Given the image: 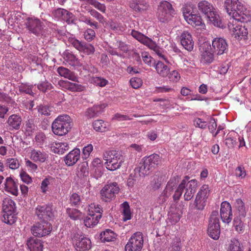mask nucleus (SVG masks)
Here are the masks:
<instances>
[{"label":"nucleus","mask_w":251,"mask_h":251,"mask_svg":"<svg viewBox=\"0 0 251 251\" xmlns=\"http://www.w3.org/2000/svg\"><path fill=\"white\" fill-rule=\"evenodd\" d=\"M5 190L15 196L18 195V184L11 177H7L4 182Z\"/></svg>","instance_id":"22"},{"label":"nucleus","mask_w":251,"mask_h":251,"mask_svg":"<svg viewBox=\"0 0 251 251\" xmlns=\"http://www.w3.org/2000/svg\"><path fill=\"white\" fill-rule=\"evenodd\" d=\"M66 86L68 90L72 92H82L85 89V87L80 84L66 81Z\"/></svg>","instance_id":"44"},{"label":"nucleus","mask_w":251,"mask_h":251,"mask_svg":"<svg viewBox=\"0 0 251 251\" xmlns=\"http://www.w3.org/2000/svg\"><path fill=\"white\" fill-rule=\"evenodd\" d=\"M193 124L195 127L201 129H205L207 126V122L200 118H195L193 120Z\"/></svg>","instance_id":"58"},{"label":"nucleus","mask_w":251,"mask_h":251,"mask_svg":"<svg viewBox=\"0 0 251 251\" xmlns=\"http://www.w3.org/2000/svg\"><path fill=\"white\" fill-rule=\"evenodd\" d=\"M26 28L30 32L37 36L42 34L43 25L41 21L34 17H29L25 22Z\"/></svg>","instance_id":"12"},{"label":"nucleus","mask_w":251,"mask_h":251,"mask_svg":"<svg viewBox=\"0 0 251 251\" xmlns=\"http://www.w3.org/2000/svg\"><path fill=\"white\" fill-rule=\"evenodd\" d=\"M90 15L96 18L99 22L104 23L105 22V18L104 17L96 10L92 9L89 10Z\"/></svg>","instance_id":"61"},{"label":"nucleus","mask_w":251,"mask_h":251,"mask_svg":"<svg viewBox=\"0 0 251 251\" xmlns=\"http://www.w3.org/2000/svg\"><path fill=\"white\" fill-rule=\"evenodd\" d=\"M36 128V126L32 120H28L25 122V129L28 134L29 135L32 133Z\"/></svg>","instance_id":"62"},{"label":"nucleus","mask_w":251,"mask_h":251,"mask_svg":"<svg viewBox=\"0 0 251 251\" xmlns=\"http://www.w3.org/2000/svg\"><path fill=\"white\" fill-rule=\"evenodd\" d=\"M168 77L171 81L176 82L178 81L180 78V75L178 72L176 70L170 71L168 75Z\"/></svg>","instance_id":"63"},{"label":"nucleus","mask_w":251,"mask_h":251,"mask_svg":"<svg viewBox=\"0 0 251 251\" xmlns=\"http://www.w3.org/2000/svg\"><path fill=\"white\" fill-rule=\"evenodd\" d=\"M151 42H152L153 44V45H150V44L147 45V47L150 49L153 50L155 53L161 58L165 60L167 62H169L167 60L165 56L163 54L162 50L159 47V46L156 44L155 42L151 40Z\"/></svg>","instance_id":"46"},{"label":"nucleus","mask_w":251,"mask_h":251,"mask_svg":"<svg viewBox=\"0 0 251 251\" xmlns=\"http://www.w3.org/2000/svg\"><path fill=\"white\" fill-rule=\"evenodd\" d=\"M69 201L71 205L78 207L81 203V199L79 195L74 193L70 196Z\"/></svg>","instance_id":"51"},{"label":"nucleus","mask_w":251,"mask_h":251,"mask_svg":"<svg viewBox=\"0 0 251 251\" xmlns=\"http://www.w3.org/2000/svg\"><path fill=\"white\" fill-rule=\"evenodd\" d=\"M214 60L213 53L210 49H207L201 51L200 57V62L204 65H209Z\"/></svg>","instance_id":"27"},{"label":"nucleus","mask_w":251,"mask_h":251,"mask_svg":"<svg viewBox=\"0 0 251 251\" xmlns=\"http://www.w3.org/2000/svg\"><path fill=\"white\" fill-rule=\"evenodd\" d=\"M26 244L30 251H43V242L39 239L30 238Z\"/></svg>","instance_id":"26"},{"label":"nucleus","mask_w":251,"mask_h":251,"mask_svg":"<svg viewBox=\"0 0 251 251\" xmlns=\"http://www.w3.org/2000/svg\"><path fill=\"white\" fill-rule=\"evenodd\" d=\"M69 43L79 52L87 55L93 54L95 51L94 46L84 42L80 41L75 38H69Z\"/></svg>","instance_id":"13"},{"label":"nucleus","mask_w":251,"mask_h":251,"mask_svg":"<svg viewBox=\"0 0 251 251\" xmlns=\"http://www.w3.org/2000/svg\"><path fill=\"white\" fill-rule=\"evenodd\" d=\"M62 56L71 65H74L77 60L75 55L69 50H66L63 53Z\"/></svg>","instance_id":"50"},{"label":"nucleus","mask_w":251,"mask_h":251,"mask_svg":"<svg viewBox=\"0 0 251 251\" xmlns=\"http://www.w3.org/2000/svg\"><path fill=\"white\" fill-rule=\"evenodd\" d=\"M220 215L224 223H229L232 219L231 206L230 203L226 201H223L221 204Z\"/></svg>","instance_id":"16"},{"label":"nucleus","mask_w":251,"mask_h":251,"mask_svg":"<svg viewBox=\"0 0 251 251\" xmlns=\"http://www.w3.org/2000/svg\"><path fill=\"white\" fill-rule=\"evenodd\" d=\"M91 166L93 167L95 171L98 170V171L99 172V175L100 176H101L102 173H101L100 169L102 167V161L100 158H96L92 162Z\"/></svg>","instance_id":"60"},{"label":"nucleus","mask_w":251,"mask_h":251,"mask_svg":"<svg viewBox=\"0 0 251 251\" xmlns=\"http://www.w3.org/2000/svg\"><path fill=\"white\" fill-rule=\"evenodd\" d=\"M75 247L77 251H85L91 248V242L88 238L80 236L76 240Z\"/></svg>","instance_id":"21"},{"label":"nucleus","mask_w":251,"mask_h":251,"mask_svg":"<svg viewBox=\"0 0 251 251\" xmlns=\"http://www.w3.org/2000/svg\"><path fill=\"white\" fill-rule=\"evenodd\" d=\"M185 20L189 24L193 26H199L204 25L202 23L201 17L197 14L188 15L186 13L185 15Z\"/></svg>","instance_id":"25"},{"label":"nucleus","mask_w":251,"mask_h":251,"mask_svg":"<svg viewBox=\"0 0 251 251\" xmlns=\"http://www.w3.org/2000/svg\"><path fill=\"white\" fill-rule=\"evenodd\" d=\"M100 237L102 242H109L114 241L116 238V234L112 230L107 229L100 233Z\"/></svg>","instance_id":"34"},{"label":"nucleus","mask_w":251,"mask_h":251,"mask_svg":"<svg viewBox=\"0 0 251 251\" xmlns=\"http://www.w3.org/2000/svg\"><path fill=\"white\" fill-rule=\"evenodd\" d=\"M143 160L136 170L139 172V176L143 177L148 175L152 168L157 166L161 161V157L157 154L153 153L144 157Z\"/></svg>","instance_id":"5"},{"label":"nucleus","mask_w":251,"mask_h":251,"mask_svg":"<svg viewBox=\"0 0 251 251\" xmlns=\"http://www.w3.org/2000/svg\"><path fill=\"white\" fill-rule=\"evenodd\" d=\"M66 213L68 216L73 220H80L83 218L82 212L75 208H67Z\"/></svg>","instance_id":"39"},{"label":"nucleus","mask_w":251,"mask_h":251,"mask_svg":"<svg viewBox=\"0 0 251 251\" xmlns=\"http://www.w3.org/2000/svg\"><path fill=\"white\" fill-rule=\"evenodd\" d=\"M38 89L43 93L46 92L53 88V86L48 80L45 79L44 81L40 82L37 85Z\"/></svg>","instance_id":"47"},{"label":"nucleus","mask_w":251,"mask_h":251,"mask_svg":"<svg viewBox=\"0 0 251 251\" xmlns=\"http://www.w3.org/2000/svg\"><path fill=\"white\" fill-rule=\"evenodd\" d=\"M175 13V10L170 3L167 1L160 2L157 12V18L160 22L170 21Z\"/></svg>","instance_id":"9"},{"label":"nucleus","mask_w":251,"mask_h":251,"mask_svg":"<svg viewBox=\"0 0 251 251\" xmlns=\"http://www.w3.org/2000/svg\"><path fill=\"white\" fill-rule=\"evenodd\" d=\"M153 66L155 68L156 73L161 77L167 76L170 72V68L161 61H158L153 63Z\"/></svg>","instance_id":"24"},{"label":"nucleus","mask_w":251,"mask_h":251,"mask_svg":"<svg viewBox=\"0 0 251 251\" xmlns=\"http://www.w3.org/2000/svg\"><path fill=\"white\" fill-rule=\"evenodd\" d=\"M22 118L18 114H12L10 116L6 122L9 130H18L20 128L22 124Z\"/></svg>","instance_id":"20"},{"label":"nucleus","mask_w":251,"mask_h":251,"mask_svg":"<svg viewBox=\"0 0 251 251\" xmlns=\"http://www.w3.org/2000/svg\"><path fill=\"white\" fill-rule=\"evenodd\" d=\"M214 52L217 55H221L227 50L228 45L225 39L222 38H215L212 43Z\"/></svg>","instance_id":"17"},{"label":"nucleus","mask_w":251,"mask_h":251,"mask_svg":"<svg viewBox=\"0 0 251 251\" xmlns=\"http://www.w3.org/2000/svg\"><path fill=\"white\" fill-rule=\"evenodd\" d=\"M2 209L3 212L5 213L16 212L15 202L9 198L4 199L2 203Z\"/></svg>","instance_id":"35"},{"label":"nucleus","mask_w":251,"mask_h":251,"mask_svg":"<svg viewBox=\"0 0 251 251\" xmlns=\"http://www.w3.org/2000/svg\"><path fill=\"white\" fill-rule=\"evenodd\" d=\"M144 243L143 235L136 232L131 235L125 246L126 251H141Z\"/></svg>","instance_id":"10"},{"label":"nucleus","mask_w":251,"mask_h":251,"mask_svg":"<svg viewBox=\"0 0 251 251\" xmlns=\"http://www.w3.org/2000/svg\"><path fill=\"white\" fill-rule=\"evenodd\" d=\"M181 45L189 51L194 49V41L192 35L188 31H183L179 37Z\"/></svg>","instance_id":"18"},{"label":"nucleus","mask_w":251,"mask_h":251,"mask_svg":"<svg viewBox=\"0 0 251 251\" xmlns=\"http://www.w3.org/2000/svg\"><path fill=\"white\" fill-rule=\"evenodd\" d=\"M177 180L176 177L171 178L168 182L165 189L163 191V195L167 198L171 196L175 188L176 187Z\"/></svg>","instance_id":"30"},{"label":"nucleus","mask_w":251,"mask_h":251,"mask_svg":"<svg viewBox=\"0 0 251 251\" xmlns=\"http://www.w3.org/2000/svg\"><path fill=\"white\" fill-rule=\"evenodd\" d=\"M208 235L214 240H218L220 234V226L219 213L217 211L212 212L209 220L207 228Z\"/></svg>","instance_id":"8"},{"label":"nucleus","mask_w":251,"mask_h":251,"mask_svg":"<svg viewBox=\"0 0 251 251\" xmlns=\"http://www.w3.org/2000/svg\"><path fill=\"white\" fill-rule=\"evenodd\" d=\"M101 107L100 105H95L87 109L85 116L88 118H93L97 116L101 112Z\"/></svg>","instance_id":"43"},{"label":"nucleus","mask_w":251,"mask_h":251,"mask_svg":"<svg viewBox=\"0 0 251 251\" xmlns=\"http://www.w3.org/2000/svg\"><path fill=\"white\" fill-rule=\"evenodd\" d=\"M129 7L134 10L137 12H141L146 10L149 7L147 2L142 0L131 1L129 3Z\"/></svg>","instance_id":"29"},{"label":"nucleus","mask_w":251,"mask_h":251,"mask_svg":"<svg viewBox=\"0 0 251 251\" xmlns=\"http://www.w3.org/2000/svg\"><path fill=\"white\" fill-rule=\"evenodd\" d=\"M78 173L80 176H85L89 173L88 164L87 162L81 163L78 168Z\"/></svg>","instance_id":"55"},{"label":"nucleus","mask_w":251,"mask_h":251,"mask_svg":"<svg viewBox=\"0 0 251 251\" xmlns=\"http://www.w3.org/2000/svg\"><path fill=\"white\" fill-rule=\"evenodd\" d=\"M233 225L236 231L239 234L243 233L245 230V225L241 219L235 218Z\"/></svg>","instance_id":"49"},{"label":"nucleus","mask_w":251,"mask_h":251,"mask_svg":"<svg viewBox=\"0 0 251 251\" xmlns=\"http://www.w3.org/2000/svg\"><path fill=\"white\" fill-rule=\"evenodd\" d=\"M30 158L35 162L43 163L48 158V155L45 151L33 149L31 151Z\"/></svg>","instance_id":"23"},{"label":"nucleus","mask_w":251,"mask_h":251,"mask_svg":"<svg viewBox=\"0 0 251 251\" xmlns=\"http://www.w3.org/2000/svg\"><path fill=\"white\" fill-rule=\"evenodd\" d=\"M93 150V146L92 144H88L84 146L82 150V158L83 160H87L90 156V153Z\"/></svg>","instance_id":"56"},{"label":"nucleus","mask_w":251,"mask_h":251,"mask_svg":"<svg viewBox=\"0 0 251 251\" xmlns=\"http://www.w3.org/2000/svg\"><path fill=\"white\" fill-rule=\"evenodd\" d=\"M120 191V188L116 182L105 185L100 192L101 200L104 202H110L114 200Z\"/></svg>","instance_id":"7"},{"label":"nucleus","mask_w":251,"mask_h":251,"mask_svg":"<svg viewBox=\"0 0 251 251\" xmlns=\"http://www.w3.org/2000/svg\"><path fill=\"white\" fill-rule=\"evenodd\" d=\"M189 177L186 176L179 184L173 195L175 201H178L184 192V199L188 201L192 199L198 187V181L196 179L189 180Z\"/></svg>","instance_id":"2"},{"label":"nucleus","mask_w":251,"mask_h":251,"mask_svg":"<svg viewBox=\"0 0 251 251\" xmlns=\"http://www.w3.org/2000/svg\"><path fill=\"white\" fill-rule=\"evenodd\" d=\"M35 215L38 219L48 222L53 217L52 205L43 204L38 205L35 210Z\"/></svg>","instance_id":"11"},{"label":"nucleus","mask_w":251,"mask_h":251,"mask_svg":"<svg viewBox=\"0 0 251 251\" xmlns=\"http://www.w3.org/2000/svg\"><path fill=\"white\" fill-rule=\"evenodd\" d=\"M52 229V226L49 222H43L38 223L32 226L31 231L32 234L37 237H41L48 235Z\"/></svg>","instance_id":"14"},{"label":"nucleus","mask_w":251,"mask_h":251,"mask_svg":"<svg viewBox=\"0 0 251 251\" xmlns=\"http://www.w3.org/2000/svg\"><path fill=\"white\" fill-rule=\"evenodd\" d=\"M122 211L121 212L122 219L124 222L129 220L132 218V213L128 203L127 201L124 202L122 204Z\"/></svg>","instance_id":"36"},{"label":"nucleus","mask_w":251,"mask_h":251,"mask_svg":"<svg viewBox=\"0 0 251 251\" xmlns=\"http://www.w3.org/2000/svg\"><path fill=\"white\" fill-rule=\"evenodd\" d=\"M181 249L180 239L179 238L175 237L173 239L171 251H180Z\"/></svg>","instance_id":"64"},{"label":"nucleus","mask_w":251,"mask_h":251,"mask_svg":"<svg viewBox=\"0 0 251 251\" xmlns=\"http://www.w3.org/2000/svg\"><path fill=\"white\" fill-rule=\"evenodd\" d=\"M210 192L209 187L208 185L204 184L200 188V190L197 194V196H200L203 199L207 200Z\"/></svg>","instance_id":"52"},{"label":"nucleus","mask_w":251,"mask_h":251,"mask_svg":"<svg viewBox=\"0 0 251 251\" xmlns=\"http://www.w3.org/2000/svg\"><path fill=\"white\" fill-rule=\"evenodd\" d=\"M52 131L58 136L66 134L71 128V118L67 115L58 116L52 124Z\"/></svg>","instance_id":"6"},{"label":"nucleus","mask_w":251,"mask_h":251,"mask_svg":"<svg viewBox=\"0 0 251 251\" xmlns=\"http://www.w3.org/2000/svg\"><path fill=\"white\" fill-rule=\"evenodd\" d=\"M19 91L21 92L25 93L30 95H33L34 93L32 91L33 85L22 83L19 85Z\"/></svg>","instance_id":"57"},{"label":"nucleus","mask_w":251,"mask_h":251,"mask_svg":"<svg viewBox=\"0 0 251 251\" xmlns=\"http://www.w3.org/2000/svg\"><path fill=\"white\" fill-rule=\"evenodd\" d=\"M206 199H203V198H201L200 196L196 195L194 201L195 208L199 210H203L206 205Z\"/></svg>","instance_id":"53"},{"label":"nucleus","mask_w":251,"mask_h":251,"mask_svg":"<svg viewBox=\"0 0 251 251\" xmlns=\"http://www.w3.org/2000/svg\"><path fill=\"white\" fill-rule=\"evenodd\" d=\"M107 123L101 120H96L93 122L94 129L98 131L104 132L106 130Z\"/></svg>","instance_id":"48"},{"label":"nucleus","mask_w":251,"mask_h":251,"mask_svg":"<svg viewBox=\"0 0 251 251\" xmlns=\"http://www.w3.org/2000/svg\"><path fill=\"white\" fill-rule=\"evenodd\" d=\"M4 165L11 170H16L20 166V162L16 158H7L4 161Z\"/></svg>","instance_id":"38"},{"label":"nucleus","mask_w":251,"mask_h":251,"mask_svg":"<svg viewBox=\"0 0 251 251\" xmlns=\"http://www.w3.org/2000/svg\"><path fill=\"white\" fill-rule=\"evenodd\" d=\"M235 207L238 212L239 216L245 217L246 215L247 209L245 207L244 203L240 199L236 200Z\"/></svg>","instance_id":"41"},{"label":"nucleus","mask_w":251,"mask_h":251,"mask_svg":"<svg viewBox=\"0 0 251 251\" xmlns=\"http://www.w3.org/2000/svg\"><path fill=\"white\" fill-rule=\"evenodd\" d=\"M57 73L62 77L68 78L73 81H77L78 77L75 75V73L68 69L64 67H59L57 70Z\"/></svg>","instance_id":"28"},{"label":"nucleus","mask_w":251,"mask_h":251,"mask_svg":"<svg viewBox=\"0 0 251 251\" xmlns=\"http://www.w3.org/2000/svg\"><path fill=\"white\" fill-rule=\"evenodd\" d=\"M227 251H243L242 243L237 239H231L227 248Z\"/></svg>","instance_id":"37"},{"label":"nucleus","mask_w":251,"mask_h":251,"mask_svg":"<svg viewBox=\"0 0 251 251\" xmlns=\"http://www.w3.org/2000/svg\"><path fill=\"white\" fill-rule=\"evenodd\" d=\"M88 215L84 220V225L87 227H91L96 226L101 218L100 214H98L96 216L91 214Z\"/></svg>","instance_id":"32"},{"label":"nucleus","mask_w":251,"mask_h":251,"mask_svg":"<svg viewBox=\"0 0 251 251\" xmlns=\"http://www.w3.org/2000/svg\"><path fill=\"white\" fill-rule=\"evenodd\" d=\"M69 149V144L67 142H58L55 144L54 152L58 154H63Z\"/></svg>","instance_id":"45"},{"label":"nucleus","mask_w":251,"mask_h":251,"mask_svg":"<svg viewBox=\"0 0 251 251\" xmlns=\"http://www.w3.org/2000/svg\"><path fill=\"white\" fill-rule=\"evenodd\" d=\"M88 214L97 215L98 214H100L102 215V209L101 206L97 203H92L89 205L87 209Z\"/></svg>","instance_id":"42"},{"label":"nucleus","mask_w":251,"mask_h":251,"mask_svg":"<svg viewBox=\"0 0 251 251\" xmlns=\"http://www.w3.org/2000/svg\"><path fill=\"white\" fill-rule=\"evenodd\" d=\"M54 19L57 20L65 21L68 24L74 23V15L63 8H57L52 11Z\"/></svg>","instance_id":"15"},{"label":"nucleus","mask_w":251,"mask_h":251,"mask_svg":"<svg viewBox=\"0 0 251 251\" xmlns=\"http://www.w3.org/2000/svg\"><path fill=\"white\" fill-rule=\"evenodd\" d=\"M17 219L16 212H3L2 221L7 225L13 224Z\"/></svg>","instance_id":"40"},{"label":"nucleus","mask_w":251,"mask_h":251,"mask_svg":"<svg viewBox=\"0 0 251 251\" xmlns=\"http://www.w3.org/2000/svg\"><path fill=\"white\" fill-rule=\"evenodd\" d=\"M80 150L75 148L70 151L64 157V162L68 166L74 165L80 159Z\"/></svg>","instance_id":"19"},{"label":"nucleus","mask_w":251,"mask_h":251,"mask_svg":"<svg viewBox=\"0 0 251 251\" xmlns=\"http://www.w3.org/2000/svg\"><path fill=\"white\" fill-rule=\"evenodd\" d=\"M131 35L133 37L146 46H147L149 44H150V43L151 46H152V44H153L152 42H151V39L138 31L132 30L131 32Z\"/></svg>","instance_id":"31"},{"label":"nucleus","mask_w":251,"mask_h":251,"mask_svg":"<svg viewBox=\"0 0 251 251\" xmlns=\"http://www.w3.org/2000/svg\"><path fill=\"white\" fill-rule=\"evenodd\" d=\"M90 81L92 83L100 87H104L108 83V81L106 79L97 76L92 77Z\"/></svg>","instance_id":"54"},{"label":"nucleus","mask_w":251,"mask_h":251,"mask_svg":"<svg viewBox=\"0 0 251 251\" xmlns=\"http://www.w3.org/2000/svg\"><path fill=\"white\" fill-rule=\"evenodd\" d=\"M103 159L106 168L111 171L119 169L124 161V157L122 153L116 151H108L103 153Z\"/></svg>","instance_id":"4"},{"label":"nucleus","mask_w":251,"mask_h":251,"mask_svg":"<svg viewBox=\"0 0 251 251\" xmlns=\"http://www.w3.org/2000/svg\"><path fill=\"white\" fill-rule=\"evenodd\" d=\"M225 7L228 15L233 18L228 26L232 36L238 40L246 39L248 31L242 23L251 21V15L246 6L239 0H226Z\"/></svg>","instance_id":"1"},{"label":"nucleus","mask_w":251,"mask_h":251,"mask_svg":"<svg viewBox=\"0 0 251 251\" xmlns=\"http://www.w3.org/2000/svg\"><path fill=\"white\" fill-rule=\"evenodd\" d=\"M199 10L214 25L220 28L225 27L218 13L217 9L213 5L206 0H202L198 4Z\"/></svg>","instance_id":"3"},{"label":"nucleus","mask_w":251,"mask_h":251,"mask_svg":"<svg viewBox=\"0 0 251 251\" xmlns=\"http://www.w3.org/2000/svg\"><path fill=\"white\" fill-rule=\"evenodd\" d=\"M84 37L88 42L92 41L96 36V33L91 28L87 29L84 32Z\"/></svg>","instance_id":"59"},{"label":"nucleus","mask_w":251,"mask_h":251,"mask_svg":"<svg viewBox=\"0 0 251 251\" xmlns=\"http://www.w3.org/2000/svg\"><path fill=\"white\" fill-rule=\"evenodd\" d=\"M237 133L232 131L227 134L225 139V144L229 148H234L237 144Z\"/></svg>","instance_id":"33"}]
</instances>
